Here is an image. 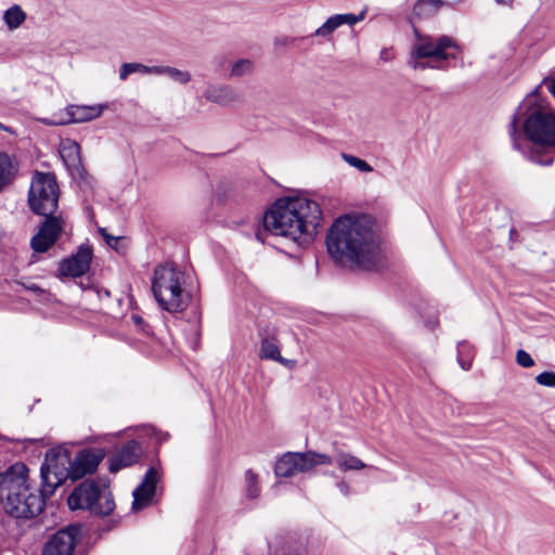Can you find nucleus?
I'll use <instances>...</instances> for the list:
<instances>
[{"mask_svg":"<svg viewBox=\"0 0 555 555\" xmlns=\"http://www.w3.org/2000/svg\"><path fill=\"white\" fill-rule=\"evenodd\" d=\"M321 221L320 205L305 196L278 199L262 219L264 232L289 237L300 246L313 241Z\"/></svg>","mask_w":555,"mask_h":555,"instance_id":"2","label":"nucleus"},{"mask_svg":"<svg viewBox=\"0 0 555 555\" xmlns=\"http://www.w3.org/2000/svg\"><path fill=\"white\" fill-rule=\"evenodd\" d=\"M335 463L338 466V468L343 472L360 470L366 467V465L360 459L345 452L337 453L335 457Z\"/></svg>","mask_w":555,"mask_h":555,"instance_id":"22","label":"nucleus"},{"mask_svg":"<svg viewBox=\"0 0 555 555\" xmlns=\"http://www.w3.org/2000/svg\"><path fill=\"white\" fill-rule=\"evenodd\" d=\"M245 486L247 498H258L260 493V488L258 486V476L251 469H248L245 473Z\"/></svg>","mask_w":555,"mask_h":555,"instance_id":"29","label":"nucleus"},{"mask_svg":"<svg viewBox=\"0 0 555 555\" xmlns=\"http://www.w3.org/2000/svg\"><path fill=\"white\" fill-rule=\"evenodd\" d=\"M256 237H257L258 241L263 242L261 230H257Z\"/></svg>","mask_w":555,"mask_h":555,"instance_id":"42","label":"nucleus"},{"mask_svg":"<svg viewBox=\"0 0 555 555\" xmlns=\"http://www.w3.org/2000/svg\"><path fill=\"white\" fill-rule=\"evenodd\" d=\"M259 357L261 359L274 360L282 364H286L288 362L286 359H284L281 356L280 349L276 346V344L273 343L272 340H270L269 338L262 339L261 346H260V351H259Z\"/></svg>","mask_w":555,"mask_h":555,"instance_id":"25","label":"nucleus"},{"mask_svg":"<svg viewBox=\"0 0 555 555\" xmlns=\"http://www.w3.org/2000/svg\"><path fill=\"white\" fill-rule=\"evenodd\" d=\"M443 5L442 0H417L413 7V14L420 18L436 14Z\"/></svg>","mask_w":555,"mask_h":555,"instance_id":"21","label":"nucleus"},{"mask_svg":"<svg viewBox=\"0 0 555 555\" xmlns=\"http://www.w3.org/2000/svg\"><path fill=\"white\" fill-rule=\"evenodd\" d=\"M100 232H101V234L104 236V238H105L106 243H107L109 246H112V247H113V246H114V244H113V243H117L118 237L106 234V232H105V230H104V229H101V230H100Z\"/></svg>","mask_w":555,"mask_h":555,"instance_id":"37","label":"nucleus"},{"mask_svg":"<svg viewBox=\"0 0 555 555\" xmlns=\"http://www.w3.org/2000/svg\"><path fill=\"white\" fill-rule=\"evenodd\" d=\"M131 319L137 326H140L143 330V325L145 322L142 317L138 314H132Z\"/></svg>","mask_w":555,"mask_h":555,"instance_id":"40","label":"nucleus"},{"mask_svg":"<svg viewBox=\"0 0 555 555\" xmlns=\"http://www.w3.org/2000/svg\"><path fill=\"white\" fill-rule=\"evenodd\" d=\"M516 362L521 367H531L534 365L532 357L525 350L519 349L516 353Z\"/></svg>","mask_w":555,"mask_h":555,"instance_id":"34","label":"nucleus"},{"mask_svg":"<svg viewBox=\"0 0 555 555\" xmlns=\"http://www.w3.org/2000/svg\"><path fill=\"white\" fill-rule=\"evenodd\" d=\"M26 20V14L17 4L12 5L3 14V21L9 29L18 28Z\"/></svg>","mask_w":555,"mask_h":555,"instance_id":"24","label":"nucleus"},{"mask_svg":"<svg viewBox=\"0 0 555 555\" xmlns=\"http://www.w3.org/2000/svg\"><path fill=\"white\" fill-rule=\"evenodd\" d=\"M154 66H146L141 63H124L119 69L120 80H126L133 73L153 74Z\"/></svg>","mask_w":555,"mask_h":555,"instance_id":"28","label":"nucleus"},{"mask_svg":"<svg viewBox=\"0 0 555 555\" xmlns=\"http://www.w3.org/2000/svg\"><path fill=\"white\" fill-rule=\"evenodd\" d=\"M103 112L102 105H68L65 108V117L60 120L50 121L44 119L46 125H67L73 122H86L99 117Z\"/></svg>","mask_w":555,"mask_h":555,"instance_id":"16","label":"nucleus"},{"mask_svg":"<svg viewBox=\"0 0 555 555\" xmlns=\"http://www.w3.org/2000/svg\"><path fill=\"white\" fill-rule=\"evenodd\" d=\"M496 3L503 4V5H509L512 4L513 0H495Z\"/></svg>","mask_w":555,"mask_h":555,"instance_id":"41","label":"nucleus"},{"mask_svg":"<svg viewBox=\"0 0 555 555\" xmlns=\"http://www.w3.org/2000/svg\"><path fill=\"white\" fill-rule=\"evenodd\" d=\"M535 382L545 387L555 388V373L551 371H545L537 375Z\"/></svg>","mask_w":555,"mask_h":555,"instance_id":"33","label":"nucleus"},{"mask_svg":"<svg viewBox=\"0 0 555 555\" xmlns=\"http://www.w3.org/2000/svg\"><path fill=\"white\" fill-rule=\"evenodd\" d=\"M543 82L545 83V86L547 87L548 91L551 92V94L555 99V79L554 78L553 79L545 78L543 80Z\"/></svg>","mask_w":555,"mask_h":555,"instance_id":"38","label":"nucleus"},{"mask_svg":"<svg viewBox=\"0 0 555 555\" xmlns=\"http://www.w3.org/2000/svg\"><path fill=\"white\" fill-rule=\"evenodd\" d=\"M185 274L175 263L158 264L153 272L152 292L163 310L169 313L184 311L190 296L182 288Z\"/></svg>","mask_w":555,"mask_h":555,"instance_id":"5","label":"nucleus"},{"mask_svg":"<svg viewBox=\"0 0 555 555\" xmlns=\"http://www.w3.org/2000/svg\"><path fill=\"white\" fill-rule=\"evenodd\" d=\"M104 456L105 450L102 448L79 450L74 460H70L66 450H49L40 468L44 491L51 495L68 478L76 481L93 474Z\"/></svg>","mask_w":555,"mask_h":555,"instance_id":"3","label":"nucleus"},{"mask_svg":"<svg viewBox=\"0 0 555 555\" xmlns=\"http://www.w3.org/2000/svg\"><path fill=\"white\" fill-rule=\"evenodd\" d=\"M309 37L310 36H308V37H300V38H289V37L284 36V37H281V38H276L275 39V43L276 44H281V46H286L288 43H293L294 44L297 40H304V39L309 38Z\"/></svg>","mask_w":555,"mask_h":555,"instance_id":"35","label":"nucleus"},{"mask_svg":"<svg viewBox=\"0 0 555 555\" xmlns=\"http://www.w3.org/2000/svg\"><path fill=\"white\" fill-rule=\"evenodd\" d=\"M68 507L87 509L92 515L104 517L115 509V502L107 480L86 479L74 488L67 498Z\"/></svg>","mask_w":555,"mask_h":555,"instance_id":"8","label":"nucleus"},{"mask_svg":"<svg viewBox=\"0 0 555 555\" xmlns=\"http://www.w3.org/2000/svg\"><path fill=\"white\" fill-rule=\"evenodd\" d=\"M0 130L7 131V132H11V129L9 127L4 126L1 122H0Z\"/></svg>","mask_w":555,"mask_h":555,"instance_id":"43","label":"nucleus"},{"mask_svg":"<svg viewBox=\"0 0 555 555\" xmlns=\"http://www.w3.org/2000/svg\"><path fill=\"white\" fill-rule=\"evenodd\" d=\"M344 159L352 167L357 168L361 172L373 171L372 166L365 160L349 154H343Z\"/></svg>","mask_w":555,"mask_h":555,"instance_id":"31","label":"nucleus"},{"mask_svg":"<svg viewBox=\"0 0 555 555\" xmlns=\"http://www.w3.org/2000/svg\"><path fill=\"white\" fill-rule=\"evenodd\" d=\"M42 487H44V486L42 485ZM43 489H46V488H43ZM46 494H49V493L46 492L44 490H42V493H37L35 490H31L29 488V486L26 483L24 486V490L23 491H18V494L14 495L12 498V503H13L12 505L13 506L16 505L17 507H22V508L24 507L25 508V507H27L28 502L30 503V498H33V496H42V499L44 500V495Z\"/></svg>","mask_w":555,"mask_h":555,"instance_id":"27","label":"nucleus"},{"mask_svg":"<svg viewBox=\"0 0 555 555\" xmlns=\"http://www.w3.org/2000/svg\"><path fill=\"white\" fill-rule=\"evenodd\" d=\"M524 114V132L526 138L533 144L527 153L530 162L550 166L553 163L551 149L555 147V115L552 111L531 105L526 107Z\"/></svg>","mask_w":555,"mask_h":555,"instance_id":"4","label":"nucleus"},{"mask_svg":"<svg viewBox=\"0 0 555 555\" xmlns=\"http://www.w3.org/2000/svg\"><path fill=\"white\" fill-rule=\"evenodd\" d=\"M417 42L411 50L409 65L414 69H446L443 61L455 60L460 52L459 44L449 36H421L415 29Z\"/></svg>","mask_w":555,"mask_h":555,"instance_id":"7","label":"nucleus"},{"mask_svg":"<svg viewBox=\"0 0 555 555\" xmlns=\"http://www.w3.org/2000/svg\"><path fill=\"white\" fill-rule=\"evenodd\" d=\"M204 96L207 101L221 106H227L238 100V94L228 85H208Z\"/></svg>","mask_w":555,"mask_h":555,"instance_id":"19","label":"nucleus"},{"mask_svg":"<svg viewBox=\"0 0 555 555\" xmlns=\"http://www.w3.org/2000/svg\"><path fill=\"white\" fill-rule=\"evenodd\" d=\"M43 221L38 232L30 240V247L37 254L48 251L59 240L64 229V219L61 216L42 215Z\"/></svg>","mask_w":555,"mask_h":555,"instance_id":"13","label":"nucleus"},{"mask_svg":"<svg viewBox=\"0 0 555 555\" xmlns=\"http://www.w3.org/2000/svg\"><path fill=\"white\" fill-rule=\"evenodd\" d=\"M142 454L141 446L135 440L127 441L120 450L109 459L108 469L111 473H117L121 468L135 464Z\"/></svg>","mask_w":555,"mask_h":555,"instance_id":"17","label":"nucleus"},{"mask_svg":"<svg viewBox=\"0 0 555 555\" xmlns=\"http://www.w3.org/2000/svg\"><path fill=\"white\" fill-rule=\"evenodd\" d=\"M325 243L337 262H351L364 270L377 269L382 262L378 236L364 215L337 218L327 231Z\"/></svg>","mask_w":555,"mask_h":555,"instance_id":"1","label":"nucleus"},{"mask_svg":"<svg viewBox=\"0 0 555 555\" xmlns=\"http://www.w3.org/2000/svg\"><path fill=\"white\" fill-rule=\"evenodd\" d=\"M521 109L522 107L520 106L518 108V112L513 116V119L509 124V135H511V139L513 141V146L515 150L517 151H520V144H519V139H520V134L518 132V129H517V124H518V118H517V115H521Z\"/></svg>","mask_w":555,"mask_h":555,"instance_id":"32","label":"nucleus"},{"mask_svg":"<svg viewBox=\"0 0 555 555\" xmlns=\"http://www.w3.org/2000/svg\"><path fill=\"white\" fill-rule=\"evenodd\" d=\"M364 16H365L364 12H361L358 15L352 14V13L335 14L333 16H330L325 21V23L314 31V34L310 35V37H312V36L326 37L344 24L353 26L358 22H361L364 18Z\"/></svg>","mask_w":555,"mask_h":555,"instance_id":"18","label":"nucleus"},{"mask_svg":"<svg viewBox=\"0 0 555 555\" xmlns=\"http://www.w3.org/2000/svg\"><path fill=\"white\" fill-rule=\"evenodd\" d=\"M160 480V474L155 467H150L141 481L133 490L132 509L141 511L152 505L157 490V483Z\"/></svg>","mask_w":555,"mask_h":555,"instance_id":"15","label":"nucleus"},{"mask_svg":"<svg viewBox=\"0 0 555 555\" xmlns=\"http://www.w3.org/2000/svg\"><path fill=\"white\" fill-rule=\"evenodd\" d=\"M92 258V247L83 244L80 245L76 254L60 261L57 276L80 278L85 275L90 269Z\"/></svg>","mask_w":555,"mask_h":555,"instance_id":"14","label":"nucleus"},{"mask_svg":"<svg viewBox=\"0 0 555 555\" xmlns=\"http://www.w3.org/2000/svg\"><path fill=\"white\" fill-rule=\"evenodd\" d=\"M474 356L475 351L469 343L464 340L457 344V362L463 370H470Z\"/></svg>","mask_w":555,"mask_h":555,"instance_id":"26","label":"nucleus"},{"mask_svg":"<svg viewBox=\"0 0 555 555\" xmlns=\"http://www.w3.org/2000/svg\"><path fill=\"white\" fill-rule=\"evenodd\" d=\"M17 167L13 164L11 156L0 152V192L13 182Z\"/></svg>","mask_w":555,"mask_h":555,"instance_id":"20","label":"nucleus"},{"mask_svg":"<svg viewBox=\"0 0 555 555\" xmlns=\"http://www.w3.org/2000/svg\"><path fill=\"white\" fill-rule=\"evenodd\" d=\"M81 540V526L69 525L48 537L41 555H74Z\"/></svg>","mask_w":555,"mask_h":555,"instance_id":"12","label":"nucleus"},{"mask_svg":"<svg viewBox=\"0 0 555 555\" xmlns=\"http://www.w3.org/2000/svg\"><path fill=\"white\" fill-rule=\"evenodd\" d=\"M60 156L80 190L87 191L93 186V178L88 173L81 160L80 145L70 139L64 140L59 150Z\"/></svg>","mask_w":555,"mask_h":555,"instance_id":"11","label":"nucleus"},{"mask_svg":"<svg viewBox=\"0 0 555 555\" xmlns=\"http://www.w3.org/2000/svg\"><path fill=\"white\" fill-rule=\"evenodd\" d=\"M254 63L248 59H241L236 61L231 68L230 77H243L253 73Z\"/></svg>","mask_w":555,"mask_h":555,"instance_id":"30","label":"nucleus"},{"mask_svg":"<svg viewBox=\"0 0 555 555\" xmlns=\"http://www.w3.org/2000/svg\"><path fill=\"white\" fill-rule=\"evenodd\" d=\"M331 464H333V459L324 453L287 452L276 461L274 473L278 477H292L297 473L308 472L314 466Z\"/></svg>","mask_w":555,"mask_h":555,"instance_id":"10","label":"nucleus"},{"mask_svg":"<svg viewBox=\"0 0 555 555\" xmlns=\"http://www.w3.org/2000/svg\"><path fill=\"white\" fill-rule=\"evenodd\" d=\"M153 74L166 75L180 85H186L191 81V74L189 72L171 66H154Z\"/></svg>","mask_w":555,"mask_h":555,"instance_id":"23","label":"nucleus"},{"mask_svg":"<svg viewBox=\"0 0 555 555\" xmlns=\"http://www.w3.org/2000/svg\"><path fill=\"white\" fill-rule=\"evenodd\" d=\"M337 488L339 489V491L345 495V496H348L349 493H350V487L349 485L341 480L339 482H337Z\"/></svg>","mask_w":555,"mask_h":555,"instance_id":"36","label":"nucleus"},{"mask_svg":"<svg viewBox=\"0 0 555 555\" xmlns=\"http://www.w3.org/2000/svg\"><path fill=\"white\" fill-rule=\"evenodd\" d=\"M28 468L23 463L11 465L5 472L0 473V504L7 514L16 519H30L39 515L44 507L42 496L30 498L27 507L13 506L12 498L24 490L27 483Z\"/></svg>","mask_w":555,"mask_h":555,"instance_id":"6","label":"nucleus"},{"mask_svg":"<svg viewBox=\"0 0 555 555\" xmlns=\"http://www.w3.org/2000/svg\"><path fill=\"white\" fill-rule=\"evenodd\" d=\"M60 189L53 172L36 171L28 192V204L36 215H52L59 207Z\"/></svg>","mask_w":555,"mask_h":555,"instance_id":"9","label":"nucleus"},{"mask_svg":"<svg viewBox=\"0 0 555 555\" xmlns=\"http://www.w3.org/2000/svg\"><path fill=\"white\" fill-rule=\"evenodd\" d=\"M379 59L384 62H388L392 59V53L389 49H383L379 53Z\"/></svg>","mask_w":555,"mask_h":555,"instance_id":"39","label":"nucleus"}]
</instances>
